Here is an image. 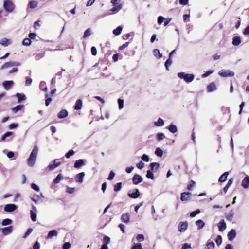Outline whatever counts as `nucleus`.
Masks as SVG:
<instances>
[{
	"mask_svg": "<svg viewBox=\"0 0 249 249\" xmlns=\"http://www.w3.org/2000/svg\"><path fill=\"white\" fill-rule=\"evenodd\" d=\"M164 124V120L160 118H159L157 122H154V125L156 126H162Z\"/></svg>",
	"mask_w": 249,
	"mask_h": 249,
	"instance_id": "2f4dec72",
	"label": "nucleus"
},
{
	"mask_svg": "<svg viewBox=\"0 0 249 249\" xmlns=\"http://www.w3.org/2000/svg\"><path fill=\"white\" fill-rule=\"evenodd\" d=\"M68 115V111L66 109H62L58 114L57 116L60 119L66 117Z\"/></svg>",
	"mask_w": 249,
	"mask_h": 249,
	"instance_id": "412c9836",
	"label": "nucleus"
},
{
	"mask_svg": "<svg viewBox=\"0 0 249 249\" xmlns=\"http://www.w3.org/2000/svg\"><path fill=\"white\" fill-rule=\"evenodd\" d=\"M30 216L32 220L34 222L36 221V212H34L33 211H30Z\"/></svg>",
	"mask_w": 249,
	"mask_h": 249,
	"instance_id": "37998d69",
	"label": "nucleus"
},
{
	"mask_svg": "<svg viewBox=\"0 0 249 249\" xmlns=\"http://www.w3.org/2000/svg\"><path fill=\"white\" fill-rule=\"evenodd\" d=\"M178 76L183 79L187 83H190L194 79V75L193 74L185 73L183 72L178 73Z\"/></svg>",
	"mask_w": 249,
	"mask_h": 249,
	"instance_id": "7ed1b4c3",
	"label": "nucleus"
},
{
	"mask_svg": "<svg viewBox=\"0 0 249 249\" xmlns=\"http://www.w3.org/2000/svg\"><path fill=\"white\" fill-rule=\"evenodd\" d=\"M20 65V63L18 62L11 61L5 63L1 67V69H5L13 66H18Z\"/></svg>",
	"mask_w": 249,
	"mask_h": 249,
	"instance_id": "39448f33",
	"label": "nucleus"
},
{
	"mask_svg": "<svg viewBox=\"0 0 249 249\" xmlns=\"http://www.w3.org/2000/svg\"><path fill=\"white\" fill-rule=\"evenodd\" d=\"M38 2L35 0H32L29 2V6L30 8L33 9L37 7Z\"/></svg>",
	"mask_w": 249,
	"mask_h": 249,
	"instance_id": "e433bc0d",
	"label": "nucleus"
},
{
	"mask_svg": "<svg viewBox=\"0 0 249 249\" xmlns=\"http://www.w3.org/2000/svg\"><path fill=\"white\" fill-rule=\"evenodd\" d=\"M91 35V30L90 28L87 29L85 32L83 36L84 38H86Z\"/></svg>",
	"mask_w": 249,
	"mask_h": 249,
	"instance_id": "5fc2aeb1",
	"label": "nucleus"
},
{
	"mask_svg": "<svg viewBox=\"0 0 249 249\" xmlns=\"http://www.w3.org/2000/svg\"><path fill=\"white\" fill-rule=\"evenodd\" d=\"M241 185L244 189H248L249 187V176L247 175L243 178L241 182Z\"/></svg>",
	"mask_w": 249,
	"mask_h": 249,
	"instance_id": "9b49d317",
	"label": "nucleus"
},
{
	"mask_svg": "<svg viewBox=\"0 0 249 249\" xmlns=\"http://www.w3.org/2000/svg\"><path fill=\"white\" fill-rule=\"evenodd\" d=\"M128 196L132 198H137L140 196V193L138 189H135L133 190H129L128 193Z\"/></svg>",
	"mask_w": 249,
	"mask_h": 249,
	"instance_id": "423d86ee",
	"label": "nucleus"
},
{
	"mask_svg": "<svg viewBox=\"0 0 249 249\" xmlns=\"http://www.w3.org/2000/svg\"><path fill=\"white\" fill-rule=\"evenodd\" d=\"M40 247V243L38 241H36L33 246V249H39Z\"/></svg>",
	"mask_w": 249,
	"mask_h": 249,
	"instance_id": "774afa93",
	"label": "nucleus"
},
{
	"mask_svg": "<svg viewBox=\"0 0 249 249\" xmlns=\"http://www.w3.org/2000/svg\"><path fill=\"white\" fill-rule=\"evenodd\" d=\"M167 129L172 133H175L178 131L177 126L173 124H170L167 127Z\"/></svg>",
	"mask_w": 249,
	"mask_h": 249,
	"instance_id": "c756f323",
	"label": "nucleus"
},
{
	"mask_svg": "<svg viewBox=\"0 0 249 249\" xmlns=\"http://www.w3.org/2000/svg\"><path fill=\"white\" fill-rule=\"evenodd\" d=\"M38 150L39 149L38 146L36 145L35 146L30 153L29 157L27 159V163L29 166L33 167L35 165L38 155Z\"/></svg>",
	"mask_w": 249,
	"mask_h": 249,
	"instance_id": "f257e3e1",
	"label": "nucleus"
},
{
	"mask_svg": "<svg viewBox=\"0 0 249 249\" xmlns=\"http://www.w3.org/2000/svg\"><path fill=\"white\" fill-rule=\"evenodd\" d=\"M236 232L235 229H231L228 233V238L229 240L231 241H232L236 237Z\"/></svg>",
	"mask_w": 249,
	"mask_h": 249,
	"instance_id": "f8f14e48",
	"label": "nucleus"
},
{
	"mask_svg": "<svg viewBox=\"0 0 249 249\" xmlns=\"http://www.w3.org/2000/svg\"><path fill=\"white\" fill-rule=\"evenodd\" d=\"M188 223L187 221L180 222L178 225V231L180 232H184L188 228Z\"/></svg>",
	"mask_w": 249,
	"mask_h": 249,
	"instance_id": "6e6552de",
	"label": "nucleus"
},
{
	"mask_svg": "<svg viewBox=\"0 0 249 249\" xmlns=\"http://www.w3.org/2000/svg\"><path fill=\"white\" fill-rule=\"evenodd\" d=\"M10 44L11 41L6 38H3L0 40V44L5 47L8 46Z\"/></svg>",
	"mask_w": 249,
	"mask_h": 249,
	"instance_id": "a878e982",
	"label": "nucleus"
},
{
	"mask_svg": "<svg viewBox=\"0 0 249 249\" xmlns=\"http://www.w3.org/2000/svg\"><path fill=\"white\" fill-rule=\"evenodd\" d=\"M82 101L81 99L77 100L74 106V109L77 110L81 109L82 107Z\"/></svg>",
	"mask_w": 249,
	"mask_h": 249,
	"instance_id": "4be33fe9",
	"label": "nucleus"
},
{
	"mask_svg": "<svg viewBox=\"0 0 249 249\" xmlns=\"http://www.w3.org/2000/svg\"><path fill=\"white\" fill-rule=\"evenodd\" d=\"M12 222V221L11 219L9 218L4 219L2 221L1 224L2 226H6L10 225Z\"/></svg>",
	"mask_w": 249,
	"mask_h": 249,
	"instance_id": "a19ab883",
	"label": "nucleus"
},
{
	"mask_svg": "<svg viewBox=\"0 0 249 249\" xmlns=\"http://www.w3.org/2000/svg\"><path fill=\"white\" fill-rule=\"evenodd\" d=\"M229 175L228 172H224L219 178L218 181L220 182H223L226 180L227 177Z\"/></svg>",
	"mask_w": 249,
	"mask_h": 249,
	"instance_id": "cd10ccee",
	"label": "nucleus"
},
{
	"mask_svg": "<svg viewBox=\"0 0 249 249\" xmlns=\"http://www.w3.org/2000/svg\"><path fill=\"white\" fill-rule=\"evenodd\" d=\"M103 242L104 244H106V245H107L109 244L110 242V238L107 236H104L103 238Z\"/></svg>",
	"mask_w": 249,
	"mask_h": 249,
	"instance_id": "bf43d9fd",
	"label": "nucleus"
},
{
	"mask_svg": "<svg viewBox=\"0 0 249 249\" xmlns=\"http://www.w3.org/2000/svg\"><path fill=\"white\" fill-rule=\"evenodd\" d=\"M172 63V60L171 58H169L165 61V66L167 70H169L168 67L171 65Z\"/></svg>",
	"mask_w": 249,
	"mask_h": 249,
	"instance_id": "a18cd8bd",
	"label": "nucleus"
},
{
	"mask_svg": "<svg viewBox=\"0 0 249 249\" xmlns=\"http://www.w3.org/2000/svg\"><path fill=\"white\" fill-rule=\"evenodd\" d=\"M31 40L30 38H25L22 41V44L24 46H29L31 44Z\"/></svg>",
	"mask_w": 249,
	"mask_h": 249,
	"instance_id": "de8ad7c7",
	"label": "nucleus"
},
{
	"mask_svg": "<svg viewBox=\"0 0 249 249\" xmlns=\"http://www.w3.org/2000/svg\"><path fill=\"white\" fill-rule=\"evenodd\" d=\"M215 242L216 243L218 246H220L222 242V237L221 235H218L216 238L215 240Z\"/></svg>",
	"mask_w": 249,
	"mask_h": 249,
	"instance_id": "603ef678",
	"label": "nucleus"
},
{
	"mask_svg": "<svg viewBox=\"0 0 249 249\" xmlns=\"http://www.w3.org/2000/svg\"><path fill=\"white\" fill-rule=\"evenodd\" d=\"M136 239L138 241L142 242L144 240V237L143 234H139L136 236Z\"/></svg>",
	"mask_w": 249,
	"mask_h": 249,
	"instance_id": "13d9d810",
	"label": "nucleus"
},
{
	"mask_svg": "<svg viewBox=\"0 0 249 249\" xmlns=\"http://www.w3.org/2000/svg\"><path fill=\"white\" fill-rule=\"evenodd\" d=\"M233 179V178H231L229 180L227 184L226 185V186L223 188V191L225 193H226L230 186L232 184Z\"/></svg>",
	"mask_w": 249,
	"mask_h": 249,
	"instance_id": "473e14b6",
	"label": "nucleus"
},
{
	"mask_svg": "<svg viewBox=\"0 0 249 249\" xmlns=\"http://www.w3.org/2000/svg\"><path fill=\"white\" fill-rule=\"evenodd\" d=\"M122 221L124 223H128L130 221V215L128 213H123L121 217Z\"/></svg>",
	"mask_w": 249,
	"mask_h": 249,
	"instance_id": "2eb2a0df",
	"label": "nucleus"
},
{
	"mask_svg": "<svg viewBox=\"0 0 249 249\" xmlns=\"http://www.w3.org/2000/svg\"><path fill=\"white\" fill-rule=\"evenodd\" d=\"M122 8V5L121 4H119L118 5L115 6L113 8H111L110 10V11H111L112 12H116L119 11L120 10H121Z\"/></svg>",
	"mask_w": 249,
	"mask_h": 249,
	"instance_id": "58836bf2",
	"label": "nucleus"
},
{
	"mask_svg": "<svg viewBox=\"0 0 249 249\" xmlns=\"http://www.w3.org/2000/svg\"><path fill=\"white\" fill-rule=\"evenodd\" d=\"M85 176V174L84 172H81L77 174L75 177L76 182L79 183H82L83 181V178Z\"/></svg>",
	"mask_w": 249,
	"mask_h": 249,
	"instance_id": "4468645a",
	"label": "nucleus"
},
{
	"mask_svg": "<svg viewBox=\"0 0 249 249\" xmlns=\"http://www.w3.org/2000/svg\"><path fill=\"white\" fill-rule=\"evenodd\" d=\"M74 153L75 152L73 150H70L67 153H66L65 157L67 158H69L71 156H72Z\"/></svg>",
	"mask_w": 249,
	"mask_h": 249,
	"instance_id": "4d7b16f0",
	"label": "nucleus"
},
{
	"mask_svg": "<svg viewBox=\"0 0 249 249\" xmlns=\"http://www.w3.org/2000/svg\"><path fill=\"white\" fill-rule=\"evenodd\" d=\"M241 40L240 37L239 36H234L232 38V44L234 46H237L241 43Z\"/></svg>",
	"mask_w": 249,
	"mask_h": 249,
	"instance_id": "5701e85b",
	"label": "nucleus"
},
{
	"mask_svg": "<svg viewBox=\"0 0 249 249\" xmlns=\"http://www.w3.org/2000/svg\"><path fill=\"white\" fill-rule=\"evenodd\" d=\"M160 164L156 162H152L150 164V170L152 171H156L159 168Z\"/></svg>",
	"mask_w": 249,
	"mask_h": 249,
	"instance_id": "393cba45",
	"label": "nucleus"
},
{
	"mask_svg": "<svg viewBox=\"0 0 249 249\" xmlns=\"http://www.w3.org/2000/svg\"><path fill=\"white\" fill-rule=\"evenodd\" d=\"M118 103L119 109H122L124 107V100L119 98L118 99Z\"/></svg>",
	"mask_w": 249,
	"mask_h": 249,
	"instance_id": "6e6d98bb",
	"label": "nucleus"
},
{
	"mask_svg": "<svg viewBox=\"0 0 249 249\" xmlns=\"http://www.w3.org/2000/svg\"><path fill=\"white\" fill-rule=\"evenodd\" d=\"M63 178V176L61 174H59L56 178L53 180V182L55 184H57Z\"/></svg>",
	"mask_w": 249,
	"mask_h": 249,
	"instance_id": "72a5a7b5",
	"label": "nucleus"
},
{
	"mask_svg": "<svg viewBox=\"0 0 249 249\" xmlns=\"http://www.w3.org/2000/svg\"><path fill=\"white\" fill-rule=\"evenodd\" d=\"M84 165V160L82 159H79L78 160H77L74 164V167L75 168H79L80 167L83 166Z\"/></svg>",
	"mask_w": 249,
	"mask_h": 249,
	"instance_id": "b1692460",
	"label": "nucleus"
},
{
	"mask_svg": "<svg viewBox=\"0 0 249 249\" xmlns=\"http://www.w3.org/2000/svg\"><path fill=\"white\" fill-rule=\"evenodd\" d=\"M13 230V227L9 226L7 227L3 228L1 229L2 234L4 235H7L10 234Z\"/></svg>",
	"mask_w": 249,
	"mask_h": 249,
	"instance_id": "ddd939ff",
	"label": "nucleus"
},
{
	"mask_svg": "<svg viewBox=\"0 0 249 249\" xmlns=\"http://www.w3.org/2000/svg\"><path fill=\"white\" fill-rule=\"evenodd\" d=\"M191 248V245L189 243H184L182 245V249H188Z\"/></svg>",
	"mask_w": 249,
	"mask_h": 249,
	"instance_id": "338daca9",
	"label": "nucleus"
},
{
	"mask_svg": "<svg viewBox=\"0 0 249 249\" xmlns=\"http://www.w3.org/2000/svg\"><path fill=\"white\" fill-rule=\"evenodd\" d=\"M213 70H209V71H207V72H205L204 73H203L202 75V77L205 78V77L208 76L210 74L213 73Z\"/></svg>",
	"mask_w": 249,
	"mask_h": 249,
	"instance_id": "052dcab7",
	"label": "nucleus"
},
{
	"mask_svg": "<svg viewBox=\"0 0 249 249\" xmlns=\"http://www.w3.org/2000/svg\"><path fill=\"white\" fill-rule=\"evenodd\" d=\"M23 105H18V106H16L15 107H14L12 109V110L14 112L16 113L18 111L21 110L22 109V108H23Z\"/></svg>",
	"mask_w": 249,
	"mask_h": 249,
	"instance_id": "8fccbe9b",
	"label": "nucleus"
},
{
	"mask_svg": "<svg viewBox=\"0 0 249 249\" xmlns=\"http://www.w3.org/2000/svg\"><path fill=\"white\" fill-rule=\"evenodd\" d=\"M156 137L159 141H160L165 138V135L163 133H158L156 135Z\"/></svg>",
	"mask_w": 249,
	"mask_h": 249,
	"instance_id": "79ce46f5",
	"label": "nucleus"
},
{
	"mask_svg": "<svg viewBox=\"0 0 249 249\" xmlns=\"http://www.w3.org/2000/svg\"><path fill=\"white\" fill-rule=\"evenodd\" d=\"M191 194L190 192H183L181 194V200L182 201H187L190 199Z\"/></svg>",
	"mask_w": 249,
	"mask_h": 249,
	"instance_id": "dca6fc26",
	"label": "nucleus"
},
{
	"mask_svg": "<svg viewBox=\"0 0 249 249\" xmlns=\"http://www.w3.org/2000/svg\"><path fill=\"white\" fill-rule=\"evenodd\" d=\"M142 178L138 174H135L132 178L133 183L135 185L138 184L139 183L142 182Z\"/></svg>",
	"mask_w": 249,
	"mask_h": 249,
	"instance_id": "1a4fd4ad",
	"label": "nucleus"
},
{
	"mask_svg": "<svg viewBox=\"0 0 249 249\" xmlns=\"http://www.w3.org/2000/svg\"><path fill=\"white\" fill-rule=\"evenodd\" d=\"M141 159L144 161L148 162L149 160L148 156L145 154H144L141 157Z\"/></svg>",
	"mask_w": 249,
	"mask_h": 249,
	"instance_id": "0e129e2a",
	"label": "nucleus"
},
{
	"mask_svg": "<svg viewBox=\"0 0 249 249\" xmlns=\"http://www.w3.org/2000/svg\"><path fill=\"white\" fill-rule=\"evenodd\" d=\"M215 244L213 242H210L207 244L205 249H214Z\"/></svg>",
	"mask_w": 249,
	"mask_h": 249,
	"instance_id": "c03bdc74",
	"label": "nucleus"
},
{
	"mask_svg": "<svg viewBox=\"0 0 249 249\" xmlns=\"http://www.w3.org/2000/svg\"><path fill=\"white\" fill-rule=\"evenodd\" d=\"M122 182L117 183L116 184L114 185V191L115 192H118L120 191L122 188Z\"/></svg>",
	"mask_w": 249,
	"mask_h": 249,
	"instance_id": "ea45409f",
	"label": "nucleus"
},
{
	"mask_svg": "<svg viewBox=\"0 0 249 249\" xmlns=\"http://www.w3.org/2000/svg\"><path fill=\"white\" fill-rule=\"evenodd\" d=\"M71 246V243L69 242H67L64 243L62 248L63 249H69Z\"/></svg>",
	"mask_w": 249,
	"mask_h": 249,
	"instance_id": "680f3d73",
	"label": "nucleus"
},
{
	"mask_svg": "<svg viewBox=\"0 0 249 249\" xmlns=\"http://www.w3.org/2000/svg\"><path fill=\"white\" fill-rule=\"evenodd\" d=\"M146 176L148 178L151 179H153L154 178L152 171L150 170H147Z\"/></svg>",
	"mask_w": 249,
	"mask_h": 249,
	"instance_id": "49530a36",
	"label": "nucleus"
},
{
	"mask_svg": "<svg viewBox=\"0 0 249 249\" xmlns=\"http://www.w3.org/2000/svg\"><path fill=\"white\" fill-rule=\"evenodd\" d=\"M164 19H165V18L163 16H159L158 18V23L159 25L161 24Z\"/></svg>",
	"mask_w": 249,
	"mask_h": 249,
	"instance_id": "69168bd1",
	"label": "nucleus"
},
{
	"mask_svg": "<svg viewBox=\"0 0 249 249\" xmlns=\"http://www.w3.org/2000/svg\"><path fill=\"white\" fill-rule=\"evenodd\" d=\"M153 53L154 55L158 58H160L162 56V54L160 53L159 50L157 49H154L153 51Z\"/></svg>",
	"mask_w": 249,
	"mask_h": 249,
	"instance_id": "f704fd0d",
	"label": "nucleus"
},
{
	"mask_svg": "<svg viewBox=\"0 0 249 249\" xmlns=\"http://www.w3.org/2000/svg\"><path fill=\"white\" fill-rule=\"evenodd\" d=\"M16 96L18 98V103H20L22 101L25 100L26 99V96L24 94L18 93L16 94Z\"/></svg>",
	"mask_w": 249,
	"mask_h": 249,
	"instance_id": "7c9ffc66",
	"label": "nucleus"
},
{
	"mask_svg": "<svg viewBox=\"0 0 249 249\" xmlns=\"http://www.w3.org/2000/svg\"><path fill=\"white\" fill-rule=\"evenodd\" d=\"M14 83L12 80L5 81L3 82L2 85L6 90H9L13 86Z\"/></svg>",
	"mask_w": 249,
	"mask_h": 249,
	"instance_id": "9d476101",
	"label": "nucleus"
},
{
	"mask_svg": "<svg viewBox=\"0 0 249 249\" xmlns=\"http://www.w3.org/2000/svg\"><path fill=\"white\" fill-rule=\"evenodd\" d=\"M131 249H142V245L139 243H134Z\"/></svg>",
	"mask_w": 249,
	"mask_h": 249,
	"instance_id": "09e8293b",
	"label": "nucleus"
},
{
	"mask_svg": "<svg viewBox=\"0 0 249 249\" xmlns=\"http://www.w3.org/2000/svg\"><path fill=\"white\" fill-rule=\"evenodd\" d=\"M218 227L220 231H223L226 229V224L224 220H222L218 223Z\"/></svg>",
	"mask_w": 249,
	"mask_h": 249,
	"instance_id": "f3484780",
	"label": "nucleus"
},
{
	"mask_svg": "<svg viewBox=\"0 0 249 249\" xmlns=\"http://www.w3.org/2000/svg\"><path fill=\"white\" fill-rule=\"evenodd\" d=\"M17 208V206L14 204H8L5 205L4 210L7 212H12Z\"/></svg>",
	"mask_w": 249,
	"mask_h": 249,
	"instance_id": "0eeeda50",
	"label": "nucleus"
},
{
	"mask_svg": "<svg viewBox=\"0 0 249 249\" xmlns=\"http://www.w3.org/2000/svg\"><path fill=\"white\" fill-rule=\"evenodd\" d=\"M31 187L32 189H33V190H34L35 191H36L37 192H38L39 191V189H40L39 187L35 183H32L31 184Z\"/></svg>",
	"mask_w": 249,
	"mask_h": 249,
	"instance_id": "e2e57ef3",
	"label": "nucleus"
},
{
	"mask_svg": "<svg viewBox=\"0 0 249 249\" xmlns=\"http://www.w3.org/2000/svg\"><path fill=\"white\" fill-rule=\"evenodd\" d=\"M234 215V212L233 210H231L229 213L226 215V218L227 220L231 221L233 219Z\"/></svg>",
	"mask_w": 249,
	"mask_h": 249,
	"instance_id": "bb28decb",
	"label": "nucleus"
},
{
	"mask_svg": "<svg viewBox=\"0 0 249 249\" xmlns=\"http://www.w3.org/2000/svg\"><path fill=\"white\" fill-rule=\"evenodd\" d=\"M12 134H13L12 132H7L5 133L2 136L1 140L2 141H5L7 137L10 136L11 135H12Z\"/></svg>",
	"mask_w": 249,
	"mask_h": 249,
	"instance_id": "3c124183",
	"label": "nucleus"
},
{
	"mask_svg": "<svg viewBox=\"0 0 249 249\" xmlns=\"http://www.w3.org/2000/svg\"><path fill=\"white\" fill-rule=\"evenodd\" d=\"M122 29L121 26H118L116 29L113 30V33L116 36H118L121 34Z\"/></svg>",
	"mask_w": 249,
	"mask_h": 249,
	"instance_id": "c9c22d12",
	"label": "nucleus"
},
{
	"mask_svg": "<svg viewBox=\"0 0 249 249\" xmlns=\"http://www.w3.org/2000/svg\"><path fill=\"white\" fill-rule=\"evenodd\" d=\"M163 151L160 148H157L155 151V154L159 157H161L163 155Z\"/></svg>",
	"mask_w": 249,
	"mask_h": 249,
	"instance_id": "4c0bfd02",
	"label": "nucleus"
},
{
	"mask_svg": "<svg viewBox=\"0 0 249 249\" xmlns=\"http://www.w3.org/2000/svg\"><path fill=\"white\" fill-rule=\"evenodd\" d=\"M57 235H58V232L57 231L55 230H53L50 231L49 232L46 238L47 239H51L53 236H56Z\"/></svg>",
	"mask_w": 249,
	"mask_h": 249,
	"instance_id": "aec40b11",
	"label": "nucleus"
},
{
	"mask_svg": "<svg viewBox=\"0 0 249 249\" xmlns=\"http://www.w3.org/2000/svg\"><path fill=\"white\" fill-rule=\"evenodd\" d=\"M4 9L8 13H12L15 9V5L10 0H5L3 3Z\"/></svg>",
	"mask_w": 249,
	"mask_h": 249,
	"instance_id": "f03ea898",
	"label": "nucleus"
},
{
	"mask_svg": "<svg viewBox=\"0 0 249 249\" xmlns=\"http://www.w3.org/2000/svg\"><path fill=\"white\" fill-rule=\"evenodd\" d=\"M195 223L197 226V229L198 230L201 229L205 225V222L201 219L197 220L196 221Z\"/></svg>",
	"mask_w": 249,
	"mask_h": 249,
	"instance_id": "c85d7f7f",
	"label": "nucleus"
},
{
	"mask_svg": "<svg viewBox=\"0 0 249 249\" xmlns=\"http://www.w3.org/2000/svg\"><path fill=\"white\" fill-rule=\"evenodd\" d=\"M219 74L221 77H232L234 75V72L229 70H224L222 69L219 72Z\"/></svg>",
	"mask_w": 249,
	"mask_h": 249,
	"instance_id": "20e7f679",
	"label": "nucleus"
},
{
	"mask_svg": "<svg viewBox=\"0 0 249 249\" xmlns=\"http://www.w3.org/2000/svg\"><path fill=\"white\" fill-rule=\"evenodd\" d=\"M216 87L215 84L213 82H212L207 86V91L208 92H211L216 90Z\"/></svg>",
	"mask_w": 249,
	"mask_h": 249,
	"instance_id": "a211bd4d",
	"label": "nucleus"
},
{
	"mask_svg": "<svg viewBox=\"0 0 249 249\" xmlns=\"http://www.w3.org/2000/svg\"><path fill=\"white\" fill-rule=\"evenodd\" d=\"M31 199L36 203H37L39 199V196L37 195H34L31 197Z\"/></svg>",
	"mask_w": 249,
	"mask_h": 249,
	"instance_id": "864d4df0",
	"label": "nucleus"
},
{
	"mask_svg": "<svg viewBox=\"0 0 249 249\" xmlns=\"http://www.w3.org/2000/svg\"><path fill=\"white\" fill-rule=\"evenodd\" d=\"M57 160L55 159L53 160V164H50L48 166V168L50 170H53L55 168L58 167L61 164V162H56Z\"/></svg>",
	"mask_w": 249,
	"mask_h": 249,
	"instance_id": "6ab92c4d",
	"label": "nucleus"
}]
</instances>
